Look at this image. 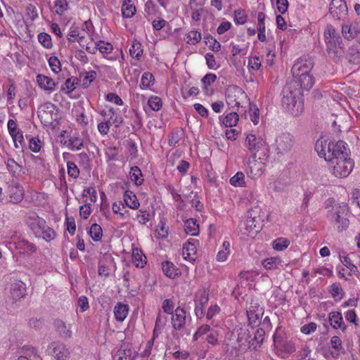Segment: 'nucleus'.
<instances>
[{
  "label": "nucleus",
  "instance_id": "obj_1",
  "mask_svg": "<svg viewBox=\"0 0 360 360\" xmlns=\"http://www.w3.org/2000/svg\"><path fill=\"white\" fill-rule=\"evenodd\" d=\"M315 150L321 158L326 161L333 162L337 159L349 155L347 144L343 141L337 142L318 139L315 143Z\"/></svg>",
  "mask_w": 360,
  "mask_h": 360
},
{
  "label": "nucleus",
  "instance_id": "obj_2",
  "mask_svg": "<svg viewBox=\"0 0 360 360\" xmlns=\"http://www.w3.org/2000/svg\"><path fill=\"white\" fill-rule=\"evenodd\" d=\"M326 209L328 210L327 217L338 231L348 228L349 207L346 203H335L334 199L329 198L326 201Z\"/></svg>",
  "mask_w": 360,
  "mask_h": 360
},
{
  "label": "nucleus",
  "instance_id": "obj_3",
  "mask_svg": "<svg viewBox=\"0 0 360 360\" xmlns=\"http://www.w3.org/2000/svg\"><path fill=\"white\" fill-rule=\"evenodd\" d=\"M291 84H285L282 98L283 108L294 117L300 116L304 110V103L300 90L292 88Z\"/></svg>",
  "mask_w": 360,
  "mask_h": 360
},
{
  "label": "nucleus",
  "instance_id": "obj_4",
  "mask_svg": "<svg viewBox=\"0 0 360 360\" xmlns=\"http://www.w3.org/2000/svg\"><path fill=\"white\" fill-rule=\"evenodd\" d=\"M26 222L36 237L46 241H51L55 238L56 233L53 229L49 227L46 221L35 212L28 214Z\"/></svg>",
  "mask_w": 360,
  "mask_h": 360
},
{
  "label": "nucleus",
  "instance_id": "obj_5",
  "mask_svg": "<svg viewBox=\"0 0 360 360\" xmlns=\"http://www.w3.org/2000/svg\"><path fill=\"white\" fill-rule=\"evenodd\" d=\"M261 212V208L257 206L248 211L244 222L245 234L254 238L261 231L263 226Z\"/></svg>",
  "mask_w": 360,
  "mask_h": 360
},
{
  "label": "nucleus",
  "instance_id": "obj_6",
  "mask_svg": "<svg viewBox=\"0 0 360 360\" xmlns=\"http://www.w3.org/2000/svg\"><path fill=\"white\" fill-rule=\"evenodd\" d=\"M57 107L51 102L41 104L37 111V115L41 123L44 125H51L58 118Z\"/></svg>",
  "mask_w": 360,
  "mask_h": 360
},
{
  "label": "nucleus",
  "instance_id": "obj_7",
  "mask_svg": "<svg viewBox=\"0 0 360 360\" xmlns=\"http://www.w3.org/2000/svg\"><path fill=\"white\" fill-rule=\"evenodd\" d=\"M333 174L336 177L343 178L347 176L352 172L354 166L352 160L349 156L340 158L333 161Z\"/></svg>",
  "mask_w": 360,
  "mask_h": 360
},
{
  "label": "nucleus",
  "instance_id": "obj_8",
  "mask_svg": "<svg viewBox=\"0 0 360 360\" xmlns=\"http://www.w3.org/2000/svg\"><path fill=\"white\" fill-rule=\"evenodd\" d=\"M11 240V244H13L20 252L32 254L37 251L35 245L26 240L20 233L14 232Z\"/></svg>",
  "mask_w": 360,
  "mask_h": 360
},
{
  "label": "nucleus",
  "instance_id": "obj_9",
  "mask_svg": "<svg viewBox=\"0 0 360 360\" xmlns=\"http://www.w3.org/2000/svg\"><path fill=\"white\" fill-rule=\"evenodd\" d=\"M294 144L292 135L289 133L279 134L275 140V150L278 155H284L292 149Z\"/></svg>",
  "mask_w": 360,
  "mask_h": 360
},
{
  "label": "nucleus",
  "instance_id": "obj_10",
  "mask_svg": "<svg viewBox=\"0 0 360 360\" xmlns=\"http://www.w3.org/2000/svg\"><path fill=\"white\" fill-rule=\"evenodd\" d=\"M314 63L310 58H300L294 63L291 72L292 77H301L311 74Z\"/></svg>",
  "mask_w": 360,
  "mask_h": 360
},
{
  "label": "nucleus",
  "instance_id": "obj_11",
  "mask_svg": "<svg viewBox=\"0 0 360 360\" xmlns=\"http://www.w3.org/2000/svg\"><path fill=\"white\" fill-rule=\"evenodd\" d=\"M314 84V79L312 75H306L301 77H293V79L287 82L286 84H291L292 89L300 90V93L302 94V91H309Z\"/></svg>",
  "mask_w": 360,
  "mask_h": 360
},
{
  "label": "nucleus",
  "instance_id": "obj_12",
  "mask_svg": "<svg viewBox=\"0 0 360 360\" xmlns=\"http://www.w3.org/2000/svg\"><path fill=\"white\" fill-rule=\"evenodd\" d=\"M243 95L242 89L236 86L231 85L226 87V105L229 109L238 108L240 98Z\"/></svg>",
  "mask_w": 360,
  "mask_h": 360
},
{
  "label": "nucleus",
  "instance_id": "obj_13",
  "mask_svg": "<svg viewBox=\"0 0 360 360\" xmlns=\"http://www.w3.org/2000/svg\"><path fill=\"white\" fill-rule=\"evenodd\" d=\"M209 301L208 293L205 289L198 290L194 298L195 302V314L198 319L204 316V308Z\"/></svg>",
  "mask_w": 360,
  "mask_h": 360
},
{
  "label": "nucleus",
  "instance_id": "obj_14",
  "mask_svg": "<svg viewBox=\"0 0 360 360\" xmlns=\"http://www.w3.org/2000/svg\"><path fill=\"white\" fill-rule=\"evenodd\" d=\"M329 12L335 19H343L347 14L346 2L344 0H332L329 6Z\"/></svg>",
  "mask_w": 360,
  "mask_h": 360
},
{
  "label": "nucleus",
  "instance_id": "obj_15",
  "mask_svg": "<svg viewBox=\"0 0 360 360\" xmlns=\"http://www.w3.org/2000/svg\"><path fill=\"white\" fill-rule=\"evenodd\" d=\"M49 354L56 360H68L70 352L65 345L58 342H52L47 349Z\"/></svg>",
  "mask_w": 360,
  "mask_h": 360
},
{
  "label": "nucleus",
  "instance_id": "obj_16",
  "mask_svg": "<svg viewBox=\"0 0 360 360\" xmlns=\"http://www.w3.org/2000/svg\"><path fill=\"white\" fill-rule=\"evenodd\" d=\"M172 324L175 330H182L186 323V312L184 309L177 307L172 314Z\"/></svg>",
  "mask_w": 360,
  "mask_h": 360
},
{
  "label": "nucleus",
  "instance_id": "obj_17",
  "mask_svg": "<svg viewBox=\"0 0 360 360\" xmlns=\"http://www.w3.org/2000/svg\"><path fill=\"white\" fill-rule=\"evenodd\" d=\"M265 141L260 136L249 134L246 136L245 146L252 153H256L265 146Z\"/></svg>",
  "mask_w": 360,
  "mask_h": 360
},
{
  "label": "nucleus",
  "instance_id": "obj_18",
  "mask_svg": "<svg viewBox=\"0 0 360 360\" xmlns=\"http://www.w3.org/2000/svg\"><path fill=\"white\" fill-rule=\"evenodd\" d=\"M327 51L330 57L335 61L338 60L344 54V47L342 41L338 43L336 41L328 40L326 41Z\"/></svg>",
  "mask_w": 360,
  "mask_h": 360
},
{
  "label": "nucleus",
  "instance_id": "obj_19",
  "mask_svg": "<svg viewBox=\"0 0 360 360\" xmlns=\"http://www.w3.org/2000/svg\"><path fill=\"white\" fill-rule=\"evenodd\" d=\"M248 332V331L245 328L238 325L233 329L230 340H236V342L238 343L241 342L242 344H243V341L245 340L248 342V346L250 347L251 340H250V335Z\"/></svg>",
  "mask_w": 360,
  "mask_h": 360
},
{
  "label": "nucleus",
  "instance_id": "obj_20",
  "mask_svg": "<svg viewBox=\"0 0 360 360\" xmlns=\"http://www.w3.org/2000/svg\"><path fill=\"white\" fill-rule=\"evenodd\" d=\"M37 82L41 89L49 93L56 91V83L52 78L48 76L41 74L37 75Z\"/></svg>",
  "mask_w": 360,
  "mask_h": 360
},
{
  "label": "nucleus",
  "instance_id": "obj_21",
  "mask_svg": "<svg viewBox=\"0 0 360 360\" xmlns=\"http://www.w3.org/2000/svg\"><path fill=\"white\" fill-rule=\"evenodd\" d=\"M330 325L334 329H340L343 333L347 330V326L343 321L342 314L339 311H331L328 314Z\"/></svg>",
  "mask_w": 360,
  "mask_h": 360
},
{
  "label": "nucleus",
  "instance_id": "obj_22",
  "mask_svg": "<svg viewBox=\"0 0 360 360\" xmlns=\"http://www.w3.org/2000/svg\"><path fill=\"white\" fill-rule=\"evenodd\" d=\"M6 167L13 176L16 179L22 178L25 174V170L20 163L13 158H8L6 161Z\"/></svg>",
  "mask_w": 360,
  "mask_h": 360
},
{
  "label": "nucleus",
  "instance_id": "obj_23",
  "mask_svg": "<svg viewBox=\"0 0 360 360\" xmlns=\"http://www.w3.org/2000/svg\"><path fill=\"white\" fill-rule=\"evenodd\" d=\"M8 195L10 201L13 203H18L22 200L24 197V190L20 184H11L8 187Z\"/></svg>",
  "mask_w": 360,
  "mask_h": 360
},
{
  "label": "nucleus",
  "instance_id": "obj_24",
  "mask_svg": "<svg viewBox=\"0 0 360 360\" xmlns=\"http://www.w3.org/2000/svg\"><path fill=\"white\" fill-rule=\"evenodd\" d=\"M342 34L345 39L350 40L360 34V26L354 22L342 25Z\"/></svg>",
  "mask_w": 360,
  "mask_h": 360
},
{
  "label": "nucleus",
  "instance_id": "obj_25",
  "mask_svg": "<svg viewBox=\"0 0 360 360\" xmlns=\"http://www.w3.org/2000/svg\"><path fill=\"white\" fill-rule=\"evenodd\" d=\"M26 295L25 284L18 281L12 284L11 288V295L13 300L17 301L23 298Z\"/></svg>",
  "mask_w": 360,
  "mask_h": 360
},
{
  "label": "nucleus",
  "instance_id": "obj_26",
  "mask_svg": "<svg viewBox=\"0 0 360 360\" xmlns=\"http://www.w3.org/2000/svg\"><path fill=\"white\" fill-rule=\"evenodd\" d=\"M263 314L262 309H257V310H252L251 307L247 309V316L248 319V323L252 328L259 326L260 323L261 316Z\"/></svg>",
  "mask_w": 360,
  "mask_h": 360
},
{
  "label": "nucleus",
  "instance_id": "obj_27",
  "mask_svg": "<svg viewBox=\"0 0 360 360\" xmlns=\"http://www.w3.org/2000/svg\"><path fill=\"white\" fill-rule=\"evenodd\" d=\"M248 167L250 170V174L253 178L262 175L264 169V164L260 160H255V157L254 156L252 160H249Z\"/></svg>",
  "mask_w": 360,
  "mask_h": 360
},
{
  "label": "nucleus",
  "instance_id": "obj_28",
  "mask_svg": "<svg viewBox=\"0 0 360 360\" xmlns=\"http://www.w3.org/2000/svg\"><path fill=\"white\" fill-rule=\"evenodd\" d=\"M162 268L164 274L170 278H176L181 274L180 270L170 262L166 261L162 262Z\"/></svg>",
  "mask_w": 360,
  "mask_h": 360
},
{
  "label": "nucleus",
  "instance_id": "obj_29",
  "mask_svg": "<svg viewBox=\"0 0 360 360\" xmlns=\"http://www.w3.org/2000/svg\"><path fill=\"white\" fill-rule=\"evenodd\" d=\"M184 231L187 234L191 236H197L199 233V224L197 220L193 218H190L184 221Z\"/></svg>",
  "mask_w": 360,
  "mask_h": 360
},
{
  "label": "nucleus",
  "instance_id": "obj_30",
  "mask_svg": "<svg viewBox=\"0 0 360 360\" xmlns=\"http://www.w3.org/2000/svg\"><path fill=\"white\" fill-rule=\"evenodd\" d=\"M196 253V248L193 243L188 240L183 246L182 254L186 259L190 261L195 260V255Z\"/></svg>",
  "mask_w": 360,
  "mask_h": 360
},
{
  "label": "nucleus",
  "instance_id": "obj_31",
  "mask_svg": "<svg viewBox=\"0 0 360 360\" xmlns=\"http://www.w3.org/2000/svg\"><path fill=\"white\" fill-rule=\"evenodd\" d=\"M146 256L140 249H133L132 262L137 268H143L146 264Z\"/></svg>",
  "mask_w": 360,
  "mask_h": 360
},
{
  "label": "nucleus",
  "instance_id": "obj_32",
  "mask_svg": "<svg viewBox=\"0 0 360 360\" xmlns=\"http://www.w3.org/2000/svg\"><path fill=\"white\" fill-rule=\"evenodd\" d=\"M124 201L127 207L133 210L137 209L140 205L136 195L131 191L124 192Z\"/></svg>",
  "mask_w": 360,
  "mask_h": 360
},
{
  "label": "nucleus",
  "instance_id": "obj_33",
  "mask_svg": "<svg viewBox=\"0 0 360 360\" xmlns=\"http://www.w3.org/2000/svg\"><path fill=\"white\" fill-rule=\"evenodd\" d=\"M129 311V307L127 304L118 303L114 309V314L117 321H123Z\"/></svg>",
  "mask_w": 360,
  "mask_h": 360
},
{
  "label": "nucleus",
  "instance_id": "obj_34",
  "mask_svg": "<svg viewBox=\"0 0 360 360\" xmlns=\"http://www.w3.org/2000/svg\"><path fill=\"white\" fill-rule=\"evenodd\" d=\"M65 143L72 150H79L84 146V141L78 136H70Z\"/></svg>",
  "mask_w": 360,
  "mask_h": 360
},
{
  "label": "nucleus",
  "instance_id": "obj_35",
  "mask_svg": "<svg viewBox=\"0 0 360 360\" xmlns=\"http://www.w3.org/2000/svg\"><path fill=\"white\" fill-rule=\"evenodd\" d=\"M55 326L63 338H71L72 331L70 329V326H67L63 321L56 320L55 321Z\"/></svg>",
  "mask_w": 360,
  "mask_h": 360
},
{
  "label": "nucleus",
  "instance_id": "obj_36",
  "mask_svg": "<svg viewBox=\"0 0 360 360\" xmlns=\"http://www.w3.org/2000/svg\"><path fill=\"white\" fill-rule=\"evenodd\" d=\"M265 336V331L263 328H258L254 333V337L252 338L250 336V340H251V343L250 345V347H252L254 349H256L257 347H259L262 343Z\"/></svg>",
  "mask_w": 360,
  "mask_h": 360
},
{
  "label": "nucleus",
  "instance_id": "obj_37",
  "mask_svg": "<svg viewBox=\"0 0 360 360\" xmlns=\"http://www.w3.org/2000/svg\"><path fill=\"white\" fill-rule=\"evenodd\" d=\"M129 176L131 180L137 186L141 185L144 180L142 172L137 166L131 167Z\"/></svg>",
  "mask_w": 360,
  "mask_h": 360
},
{
  "label": "nucleus",
  "instance_id": "obj_38",
  "mask_svg": "<svg viewBox=\"0 0 360 360\" xmlns=\"http://www.w3.org/2000/svg\"><path fill=\"white\" fill-rule=\"evenodd\" d=\"M136 13V8L130 0H124L122 6V13L124 18H131Z\"/></svg>",
  "mask_w": 360,
  "mask_h": 360
},
{
  "label": "nucleus",
  "instance_id": "obj_39",
  "mask_svg": "<svg viewBox=\"0 0 360 360\" xmlns=\"http://www.w3.org/2000/svg\"><path fill=\"white\" fill-rule=\"evenodd\" d=\"M129 54L132 58L139 59L143 54V49L141 44L137 40H134L131 42L129 48Z\"/></svg>",
  "mask_w": 360,
  "mask_h": 360
},
{
  "label": "nucleus",
  "instance_id": "obj_40",
  "mask_svg": "<svg viewBox=\"0 0 360 360\" xmlns=\"http://www.w3.org/2000/svg\"><path fill=\"white\" fill-rule=\"evenodd\" d=\"M281 259L279 257H269L262 262L264 267L267 270H274L281 266Z\"/></svg>",
  "mask_w": 360,
  "mask_h": 360
},
{
  "label": "nucleus",
  "instance_id": "obj_41",
  "mask_svg": "<svg viewBox=\"0 0 360 360\" xmlns=\"http://www.w3.org/2000/svg\"><path fill=\"white\" fill-rule=\"evenodd\" d=\"M326 41L328 40L336 41L338 43L342 41V39L339 34L336 32L332 25H328L327 29L324 32Z\"/></svg>",
  "mask_w": 360,
  "mask_h": 360
},
{
  "label": "nucleus",
  "instance_id": "obj_42",
  "mask_svg": "<svg viewBox=\"0 0 360 360\" xmlns=\"http://www.w3.org/2000/svg\"><path fill=\"white\" fill-rule=\"evenodd\" d=\"M329 292L332 297L336 300H340L345 294L341 285L338 283H335L330 286Z\"/></svg>",
  "mask_w": 360,
  "mask_h": 360
},
{
  "label": "nucleus",
  "instance_id": "obj_43",
  "mask_svg": "<svg viewBox=\"0 0 360 360\" xmlns=\"http://www.w3.org/2000/svg\"><path fill=\"white\" fill-rule=\"evenodd\" d=\"M53 8L58 15H63L69 8L68 1L67 0H55Z\"/></svg>",
  "mask_w": 360,
  "mask_h": 360
},
{
  "label": "nucleus",
  "instance_id": "obj_44",
  "mask_svg": "<svg viewBox=\"0 0 360 360\" xmlns=\"http://www.w3.org/2000/svg\"><path fill=\"white\" fill-rule=\"evenodd\" d=\"M89 233L94 241H99L103 236V229L100 225L94 224L90 227Z\"/></svg>",
  "mask_w": 360,
  "mask_h": 360
},
{
  "label": "nucleus",
  "instance_id": "obj_45",
  "mask_svg": "<svg viewBox=\"0 0 360 360\" xmlns=\"http://www.w3.org/2000/svg\"><path fill=\"white\" fill-rule=\"evenodd\" d=\"M201 34L195 30L190 31L185 37L184 40L187 44L195 45L201 40Z\"/></svg>",
  "mask_w": 360,
  "mask_h": 360
},
{
  "label": "nucleus",
  "instance_id": "obj_46",
  "mask_svg": "<svg viewBox=\"0 0 360 360\" xmlns=\"http://www.w3.org/2000/svg\"><path fill=\"white\" fill-rule=\"evenodd\" d=\"M11 137L13 139L15 148L22 150L25 145L22 132L21 131L16 132L11 135Z\"/></svg>",
  "mask_w": 360,
  "mask_h": 360
},
{
  "label": "nucleus",
  "instance_id": "obj_47",
  "mask_svg": "<svg viewBox=\"0 0 360 360\" xmlns=\"http://www.w3.org/2000/svg\"><path fill=\"white\" fill-rule=\"evenodd\" d=\"M290 244V241L284 238H278L273 242V248L277 251H282L287 248Z\"/></svg>",
  "mask_w": 360,
  "mask_h": 360
},
{
  "label": "nucleus",
  "instance_id": "obj_48",
  "mask_svg": "<svg viewBox=\"0 0 360 360\" xmlns=\"http://www.w3.org/2000/svg\"><path fill=\"white\" fill-rule=\"evenodd\" d=\"M39 42L46 49L52 47L51 37L49 34L41 32L38 35Z\"/></svg>",
  "mask_w": 360,
  "mask_h": 360
},
{
  "label": "nucleus",
  "instance_id": "obj_49",
  "mask_svg": "<svg viewBox=\"0 0 360 360\" xmlns=\"http://www.w3.org/2000/svg\"><path fill=\"white\" fill-rule=\"evenodd\" d=\"M154 77L150 72H145L141 77V86L142 88H148L154 84Z\"/></svg>",
  "mask_w": 360,
  "mask_h": 360
},
{
  "label": "nucleus",
  "instance_id": "obj_50",
  "mask_svg": "<svg viewBox=\"0 0 360 360\" xmlns=\"http://www.w3.org/2000/svg\"><path fill=\"white\" fill-rule=\"evenodd\" d=\"M230 184L233 186H243L245 184V176L241 172H237L230 179Z\"/></svg>",
  "mask_w": 360,
  "mask_h": 360
},
{
  "label": "nucleus",
  "instance_id": "obj_51",
  "mask_svg": "<svg viewBox=\"0 0 360 360\" xmlns=\"http://www.w3.org/2000/svg\"><path fill=\"white\" fill-rule=\"evenodd\" d=\"M149 107L154 111H158L161 109L162 103L160 98L158 96H151L148 101Z\"/></svg>",
  "mask_w": 360,
  "mask_h": 360
},
{
  "label": "nucleus",
  "instance_id": "obj_52",
  "mask_svg": "<svg viewBox=\"0 0 360 360\" xmlns=\"http://www.w3.org/2000/svg\"><path fill=\"white\" fill-rule=\"evenodd\" d=\"M20 356H27L30 360H34L37 357V350L32 347L27 346L22 349Z\"/></svg>",
  "mask_w": 360,
  "mask_h": 360
},
{
  "label": "nucleus",
  "instance_id": "obj_53",
  "mask_svg": "<svg viewBox=\"0 0 360 360\" xmlns=\"http://www.w3.org/2000/svg\"><path fill=\"white\" fill-rule=\"evenodd\" d=\"M181 138V133L178 131H172L168 137V144L170 146H176Z\"/></svg>",
  "mask_w": 360,
  "mask_h": 360
},
{
  "label": "nucleus",
  "instance_id": "obj_54",
  "mask_svg": "<svg viewBox=\"0 0 360 360\" xmlns=\"http://www.w3.org/2000/svg\"><path fill=\"white\" fill-rule=\"evenodd\" d=\"M112 210L115 214H120L122 217H124L125 214L129 213V211L126 210L122 202H114Z\"/></svg>",
  "mask_w": 360,
  "mask_h": 360
},
{
  "label": "nucleus",
  "instance_id": "obj_55",
  "mask_svg": "<svg viewBox=\"0 0 360 360\" xmlns=\"http://www.w3.org/2000/svg\"><path fill=\"white\" fill-rule=\"evenodd\" d=\"M67 167L68 174L70 176L74 179H77L79 176V169L73 162L68 161Z\"/></svg>",
  "mask_w": 360,
  "mask_h": 360
},
{
  "label": "nucleus",
  "instance_id": "obj_56",
  "mask_svg": "<svg viewBox=\"0 0 360 360\" xmlns=\"http://www.w3.org/2000/svg\"><path fill=\"white\" fill-rule=\"evenodd\" d=\"M238 121V115L235 111L226 114V128L236 126Z\"/></svg>",
  "mask_w": 360,
  "mask_h": 360
},
{
  "label": "nucleus",
  "instance_id": "obj_57",
  "mask_svg": "<svg viewBox=\"0 0 360 360\" xmlns=\"http://www.w3.org/2000/svg\"><path fill=\"white\" fill-rule=\"evenodd\" d=\"M96 72L95 71H89L85 72L82 81V86L84 88H87L90 84L96 79Z\"/></svg>",
  "mask_w": 360,
  "mask_h": 360
},
{
  "label": "nucleus",
  "instance_id": "obj_58",
  "mask_svg": "<svg viewBox=\"0 0 360 360\" xmlns=\"http://www.w3.org/2000/svg\"><path fill=\"white\" fill-rule=\"evenodd\" d=\"M49 64L51 70L55 73H58L61 70V64L58 58L56 56H51L49 59Z\"/></svg>",
  "mask_w": 360,
  "mask_h": 360
},
{
  "label": "nucleus",
  "instance_id": "obj_59",
  "mask_svg": "<svg viewBox=\"0 0 360 360\" xmlns=\"http://www.w3.org/2000/svg\"><path fill=\"white\" fill-rule=\"evenodd\" d=\"M249 115L251 121L255 124H257L259 120V109L257 105H250L249 110Z\"/></svg>",
  "mask_w": 360,
  "mask_h": 360
},
{
  "label": "nucleus",
  "instance_id": "obj_60",
  "mask_svg": "<svg viewBox=\"0 0 360 360\" xmlns=\"http://www.w3.org/2000/svg\"><path fill=\"white\" fill-rule=\"evenodd\" d=\"M42 146L41 141L36 137L30 138L29 140V147L34 153H38Z\"/></svg>",
  "mask_w": 360,
  "mask_h": 360
},
{
  "label": "nucleus",
  "instance_id": "obj_61",
  "mask_svg": "<svg viewBox=\"0 0 360 360\" xmlns=\"http://www.w3.org/2000/svg\"><path fill=\"white\" fill-rule=\"evenodd\" d=\"M348 58L350 62L356 63L360 60V51L357 47H351L349 49Z\"/></svg>",
  "mask_w": 360,
  "mask_h": 360
},
{
  "label": "nucleus",
  "instance_id": "obj_62",
  "mask_svg": "<svg viewBox=\"0 0 360 360\" xmlns=\"http://www.w3.org/2000/svg\"><path fill=\"white\" fill-rule=\"evenodd\" d=\"M80 34V29L76 26H71L68 34V39L70 42H75Z\"/></svg>",
  "mask_w": 360,
  "mask_h": 360
},
{
  "label": "nucleus",
  "instance_id": "obj_63",
  "mask_svg": "<svg viewBox=\"0 0 360 360\" xmlns=\"http://www.w3.org/2000/svg\"><path fill=\"white\" fill-rule=\"evenodd\" d=\"M205 44L209 46L210 49L214 51H218L220 49V44L212 37L209 36L205 38Z\"/></svg>",
  "mask_w": 360,
  "mask_h": 360
},
{
  "label": "nucleus",
  "instance_id": "obj_64",
  "mask_svg": "<svg viewBox=\"0 0 360 360\" xmlns=\"http://www.w3.org/2000/svg\"><path fill=\"white\" fill-rule=\"evenodd\" d=\"M144 11L148 15H155L158 12V6L153 1L149 0L145 4Z\"/></svg>",
  "mask_w": 360,
  "mask_h": 360
}]
</instances>
